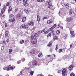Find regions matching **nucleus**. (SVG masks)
I'll return each instance as SVG.
<instances>
[{"label": "nucleus", "instance_id": "a18cd8bd", "mask_svg": "<svg viewBox=\"0 0 76 76\" xmlns=\"http://www.w3.org/2000/svg\"><path fill=\"white\" fill-rule=\"evenodd\" d=\"M43 19H47V17H45L44 18H43Z\"/></svg>", "mask_w": 76, "mask_h": 76}, {"label": "nucleus", "instance_id": "4468645a", "mask_svg": "<svg viewBox=\"0 0 76 76\" xmlns=\"http://www.w3.org/2000/svg\"><path fill=\"white\" fill-rule=\"evenodd\" d=\"M8 34H9V32L8 31H5V37H9Z\"/></svg>", "mask_w": 76, "mask_h": 76}, {"label": "nucleus", "instance_id": "3c124183", "mask_svg": "<svg viewBox=\"0 0 76 76\" xmlns=\"http://www.w3.org/2000/svg\"><path fill=\"white\" fill-rule=\"evenodd\" d=\"M37 76H44L42 75H40L39 74L38 75H37Z\"/></svg>", "mask_w": 76, "mask_h": 76}, {"label": "nucleus", "instance_id": "680f3d73", "mask_svg": "<svg viewBox=\"0 0 76 76\" xmlns=\"http://www.w3.org/2000/svg\"><path fill=\"white\" fill-rule=\"evenodd\" d=\"M1 61V59L0 58V62Z\"/></svg>", "mask_w": 76, "mask_h": 76}, {"label": "nucleus", "instance_id": "aec40b11", "mask_svg": "<svg viewBox=\"0 0 76 76\" xmlns=\"http://www.w3.org/2000/svg\"><path fill=\"white\" fill-rule=\"evenodd\" d=\"M28 25L29 26H34V23H33L32 22H31L28 23Z\"/></svg>", "mask_w": 76, "mask_h": 76}, {"label": "nucleus", "instance_id": "1a4fd4ad", "mask_svg": "<svg viewBox=\"0 0 76 76\" xmlns=\"http://www.w3.org/2000/svg\"><path fill=\"white\" fill-rule=\"evenodd\" d=\"M62 6L64 7H66L68 9H69V4H67L66 5H65L64 4V5H62Z\"/></svg>", "mask_w": 76, "mask_h": 76}, {"label": "nucleus", "instance_id": "49530a36", "mask_svg": "<svg viewBox=\"0 0 76 76\" xmlns=\"http://www.w3.org/2000/svg\"><path fill=\"white\" fill-rule=\"evenodd\" d=\"M66 56H64L63 57V59H64V60H65V59H66Z\"/></svg>", "mask_w": 76, "mask_h": 76}, {"label": "nucleus", "instance_id": "bf43d9fd", "mask_svg": "<svg viewBox=\"0 0 76 76\" xmlns=\"http://www.w3.org/2000/svg\"><path fill=\"white\" fill-rule=\"evenodd\" d=\"M70 48H71V47H72V45H70Z\"/></svg>", "mask_w": 76, "mask_h": 76}, {"label": "nucleus", "instance_id": "2f4dec72", "mask_svg": "<svg viewBox=\"0 0 76 76\" xmlns=\"http://www.w3.org/2000/svg\"><path fill=\"white\" fill-rule=\"evenodd\" d=\"M15 68V66H11L10 67V68L11 70H13Z\"/></svg>", "mask_w": 76, "mask_h": 76}, {"label": "nucleus", "instance_id": "c756f323", "mask_svg": "<svg viewBox=\"0 0 76 76\" xmlns=\"http://www.w3.org/2000/svg\"><path fill=\"white\" fill-rule=\"evenodd\" d=\"M59 34H60V31L57 30L56 32V35H59Z\"/></svg>", "mask_w": 76, "mask_h": 76}, {"label": "nucleus", "instance_id": "9d476101", "mask_svg": "<svg viewBox=\"0 0 76 76\" xmlns=\"http://www.w3.org/2000/svg\"><path fill=\"white\" fill-rule=\"evenodd\" d=\"M70 34L72 37H75V33L74 31H71Z\"/></svg>", "mask_w": 76, "mask_h": 76}, {"label": "nucleus", "instance_id": "c85d7f7f", "mask_svg": "<svg viewBox=\"0 0 76 76\" xmlns=\"http://www.w3.org/2000/svg\"><path fill=\"white\" fill-rule=\"evenodd\" d=\"M53 36V39H58V37H57L56 36H54V35Z\"/></svg>", "mask_w": 76, "mask_h": 76}, {"label": "nucleus", "instance_id": "603ef678", "mask_svg": "<svg viewBox=\"0 0 76 76\" xmlns=\"http://www.w3.org/2000/svg\"><path fill=\"white\" fill-rule=\"evenodd\" d=\"M59 27H60V25L58 24L57 26V28H58Z\"/></svg>", "mask_w": 76, "mask_h": 76}, {"label": "nucleus", "instance_id": "8fccbe9b", "mask_svg": "<svg viewBox=\"0 0 76 76\" xmlns=\"http://www.w3.org/2000/svg\"><path fill=\"white\" fill-rule=\"evenodd\" d=\"M6 42H9V39H8L7 40Z\"/></svg>", "mask_w": 76, "mask_h": 76}, {"label": "nucleus", "instance_id": "6e6552de", "mask_svg": "<svg viewBox=\"0 0 76 76\" xmlns=\"http://www.w3.org/2000/svg\"><path fill=\"white\" fill-rule=\"evenodd\" d=\"M21 26L23 28H24V29H26V28H28V26L27 25H26L25 24H23L21 25Z\"/></svg>", "mask_w": 76, "mask_h": 76}, {"label": "nucleus", "instance_id": "c9c22d12", "mask_svg": "<svg viewBox=\"0 0 76 76\" xmlns=\"http://www.w3.org/2000/svg\"><path fill=\"white\" fill-rule=\"evenodd\" d=\"M17 16L18 18H20V17L21 16V15H20V14H18L17 15Z\"/></svg>", "mask_w": 76, "mask_h": 76}, {"label": "nucleus", "instance_id": "cd10ccee", "mask_svg": "<svg viewBox=\"0 0 76 76\" xmlns=\"http://www.w3.org/2000/svg\"><path fill=\"white\" fill-rule=\"evenodd\" d=\"M10 67L9 66H8L6 67V70L7 71H9V70H10Z\"/></svg>", "mask_w": 76, "mask_h": 76}, {"label": "nucleus", "instance_id": "2eb2a0df", "mask_svg": "<svg viewBox=\"0 0 76 76\" xmlns=\"http://www.w3.org/2000/svg\"><path fill=\"white\" fill-rule=\"evenodd\" d=\"M37 63H38V62L37 61H34L33 62V65H37Z\"/></svg>", "mask_w": 76, "mask_h": 76}, {"label": "nucleus", "instance_id": "5701e85b", "mask_svg": "<svg viewBox=\"0 0 76 76\" xmlns=\"http://www.w3.org/2000/svg\"><path fill=\"white\" fill-rule=\"evenodd\" d=\"M52 45V42H50L49 43L48 45V47H51V45Z\"/></svg>", "mask_w": 76, "mask_h": 76}, {"label": "nucleus", "instance_id": "052dcab7", "mask_svg": "<svg viewBox=\"0 0 76 76\" xmlns=\"http://www.w3.org/2000/svg\"><path fill=\"white\" fill-rule=\"evenodd\" d=\"M10 61H12V60L10 58Z\"/></svg>", "mask_w": 76, "mask_h": 76}, {"label": "nucleus", "instance_id": "f704fd0d", "mask_svg": "<svg viewBox=\"0 0 76 76\" xmlns=\"http://www.w3.org/2000/svg\"><path fill=\"white\" fill-rule=\"evenodd\" d=\"M30 74L31 75H33V74H34V71H31Z\"/></svg>", "mask_w": 76, "mask_h": 76}, {"label": "nucleus", "instance_id": "dca6fc26", "mask_svg": "<svg viewBox=\"0 0 76 76\" xmlns=\"http://www.w3.org/2000/svg\"><path fill=\"white\" fill-rule=\"evenodd\" d=\"M4 11H5V10L4 8H3L1 10V15H3V13L4 12Z\"/></svg>", "mask_w": 76, "mask_h": 76}, {"label": "nucleus", "instance_id": "de8ad7c7", "mask_svg": "<svg viewBox=\"0 0 76 76\" xmlns=\"http://www.w3.org/2000/svg\"><path fill=\"white\" fill-rule=\"evenodd\" d=\"M25 58H23L22 59V61H25Z\"/></svg>", "mask_w": 76, "mask_h": 76}, {"label": "nucleus", "instance_id": "e2e57ef3", "mask_svg": "<svg viewBox=\"0 0 76 76\" xmlns=\"http://www.w3.org/2000/svg\"><path fill=\"white\" fill-rule=\"evenodd\" d=\"M15 9L17 10L18 9V8H16Z\"/></svg>", "mask_w": 76, "mask_h": 76}, {"label": "nucleus", "instance_id": "0e129e2a", "mask_svg": "<svg viewBox=\"0 0 76 76\" xmlns=\"http://www.w3.org/2000/svg\"><path fill=\"white\" fill-rule=\"evenodd\" d=\"M53 56L55 57H56V55H53Z\"/></svg>", "mask_w": 76, "mask_h": 76}, {"label": "nucleus", "instance_id": "bb28decb", "mask_svg": "<svg viewBox=\"0 0 76 76\" xmlns=\"http://www.w3.org/2000/svg\"><path fill=\"white\" fill-rule=\"evenodd\" d=\"M20 44H23L24 42L23 40H20Z\"/></svg>", "mask_w": 76, "mask_h": 76}, {"label": "nucleus", "instance_id": "f03ea898", "mask_svg": "<svg viewBox=\"0 0 76 76\" xmlns=\"http://www.w3.org/2000/svg\"><path fill=\"white\" fill-rule=\"evenodd\" d=\"M10 18H12V19H10L9 20V22H11L13 24L15 23V17L13 14H10Z\"/></svg>", "mask_w": 76, "mask_h": 76}, {"label": "nucleus", "instance_id": "423d86ee", "mask_svg": "<svg viewBox=\"0 0 76 76\" xmlns=\"http://www.w3.org/2000/svg\"><path fill=\"white\" fill-rule=\"evenodd\" d=\"M73 20V18L72 17L68 18H66V22H71V20Z\"/></svg>", "mask_w": 76, "mask_h": 76}, {"label": "nucleus", "instance_id": "09e8293b", "mask_svg": "<svg viewBox=\"0 0 76 76\" xmlns=\"http://www.w3.org/2000/svg\"><path fill=\"white\" fill-rule=\"evenodd\" d=\"M67 37L66 35H65L64 36V39H66V38H67Z\"/></svg>", "mask_w": 76, "mask_h": 76}, {"label": "nucleus", "instance_id": "774afa93", "mask_svg": "<svg viewBox=\"0 0 76 76\" xmlns=\"http://www.w3.org/2000/svg\"><path fill=\"white\" fill-rule=\"evenodd\" d=\"M9 66H10V65H9Z\"/></svg>", "mask_w": 76, "mask_h": 76}, {"label": "nucleus", "instance_id": "393cba45", "mask_svg": "<svg viewBox=\"0 0 76 76\" xmlns=\"http://www.w3.org/2000/svg\"><path fill=\"white\" fill-rule=\"evenodd\" d=\"M37 20L38 22L40 20V17H39V15H37Z\"/></svg>", "mask_w": 76, "mask_h": 76}, {"label": "nucleus", "instance_id": "72a5a7b5", "mask_svg": "<svg viewBox=\"0 0 76 76\" xmlns=\"http://www.w3.org/2000/svg\"><path fill=\"white\" fill-rule=\"evenodd\" d=\"M42 53L41 52L39 53L38 55V56L39 57H40L41 56H42Z\"/></svg>", "mask_w": 76, "mask_h": 76}, {"label": "nucleus", "instance_id": "c03bdc74", "mask_svg": "<svg viewBox=\"0 0 76 76\" xmlns=\"http://www.w3.org/2000/svg\"><path fill=\"white\" fill-rule=\"evenodd\" d=\"M3 9H4V10L6 9V7L5 5H4L3 7Z\"/></svg>", "mask_w": 76, "mask_h": 76}, {"label": "nucleus", "instance_id": "58836bf2", "mask_svg": "<svg viewBox=\"0 0 76 76\" xmlns=\"http://www.w3.org/2000/svg\"><path fill=\"white\" fill-rule=\"evenodd\" d=\"M70 76H75V74L73 73H72L70 74Z\"/></svg>", "mask_w": 76, "mask_h": 76}, {"label": "nucleus", "instance_id": "6ab92c4d", "mask_svg": "<svg viewBox=\"0 0 76 76\" xmlns=\"http://www.w3.org/2000/svg\"><path fill=\"white\" fill-rule=\"evenodd\" d=\"M53 22V20H48L47 21V23H48L50 24V23H51Z\"/></svg>", "mask_w": 76, "mask_h": 76}, {"label": "nucleus", "instance_id": "69168bd1", "mask_svg": "<svg viewBox=\"0 0 76 76\" xmlns=\"http://www.w3.org/2000/svg\"><path fill=\"white\" fill-rule=\"evenodd\" d=\"M19 1H22V0H19Z\"/></svg>", "mask_w": 76, "mask_h": 76}, {"label": "nucleus", "instance_id": "5fc2aeb1", "mask_svg": "<svg viewBox=\"0 0 76 76\" xmlns=\"http://www.w3.org/2000/svg\"><path fill=\"white\" fill-rule=\"evenodd\" d=\"M3 69L4 70H6V67H4V68H3Z\"/></svg>", "mask_w": 76, "mask_h": 76}, {"label": "nucleus", "instance_id": "20e7f679", "mask_svg": "<svg viewBox=\"0 0 76 76\" xmlns=\"http://www.w3.org/2000/svg\"><path fill=\"white\" fill-rule=\"evenodd\" d=\"M35 50H32L30 52V54H31V56H32L33 58H35V56H34H34H35Z\"/></svg>", "mask_w": 76, "mask_h": 76}, {"label": "nucleus", "instance_id": "f3484780", "mask_svg": "<svg viewBox=\"0 0 76 76\" xmlns=\"http://www.w3.org/2000/svg\"><path fill=\"white\" fill-rule=\"evenodd\" d=\"M45 29H44L42 30V31H39L38 32V34H41L42 33H44V31Z\"/></svg>", "mask_w": 76, "mask_h": 76}, {"label": "nucleus", "instance_id": "9b49d317", "mask_svg": "<svg viewBox=\"0 0 76 76\" xmlns=\"http://www.w3.org/2000/svg\"><path fill=\"white\" fill-rule=\"evenodd\" d=\"M52 32L51 33L50 32L48 34V36L49 37H50L51 35V34H52L53 36H54V35H55V33H54V31L53 30H52V31H51Z\"/></svg>", "mask_w": 76, "mask_h": 76}, {"label": "nucleus", "instance_id": "37998d69", "mask_svg": "<svg viewBox=\"0 0 76 76\" xmlns=\"http://www.w3.org/2000/svg\"><path fill=\"white\" fill-rule=\"evenodd\" d=\"M9 2H7L6 5V6H9Z\"/></svg>", "mask_w": 76, "mask_h": 76}, {"label": "nucleus", "instance_id": "39448f33", "mask_svg": "<svg viewBox=\"0 0 76 76\" xmlns=\"http://www.w3.org/2000/svg\"><path fill=\"white\" fill-rule=\"evenodd\" d=\"M28 1V0H23V3L24 5L26 7V6H28L29 5V4L27 3V2Z\"/></svg>", "mask_w": 76, "mask_h": 76}, {"label": "nucleus", "instance_id": "473e14b6", "mask_svg": "<svg viewBox=\"0 0 76 76\" xmlns=\"http://www.w3.org/2000/svg\"><path fill=\"white\" fill-rule=\"evenodd\" d=\"M58 45H56V48H55V50L57 52V49L58 48Z\"/></svg>", "mask_w": 76, "mask_h": 76}, {"label": "nucleus", "instance_id": "412c9836", "mask_svg": "<svg viewBox=\"0 0 76 76\" xmlns=\"http://www.w3.org/2000/svg\"><path fill=\"white\" fill-rule=\"evenodd\" d=\"M26 17H23L22 18V21L23 22H25V21L26 20Z\"/></svg>", "mask_w": 76, "mask_h": 76}, {"label": "nucleus", "instance_id": "ea45409f", "mask_svg": "<svg viewBox=\"0 0 76 76\" xmlns=\"http://www.w3.org/2000/svg\"><path fill=\"white\" fill-rule=\"evenodd\" d=\"M3 42L4 43V45L6 44V42L4 40L3 41Z\"/></svg>", "mask_w": 76, "mask_h": 76}, {"label": "nucleus", "instance_id": "338daca9", "mask_svg": "<svg viewBox=\"0 0 76 76\" xmlns=\"http://www.w3.org/2000/svg\"><path fill=\"white\" fill-rule=\"evenodd\" d=\"M30 64V63H29V64H28V65H29V64Z\"/></svg>", "mask_w": 76, "mask_h": 76}, {"label": "nucleus", "instance_id": "ddd939ff", "mask_svg": "<svg viewBox=\"0 0 76 76\" xmlns=\"http://www.w3.org/2000/svg\"><path fill=\"white\" fill-rule=\"evenodd\" d=\"M69 70H72L73 69V65H70L69 67Z\"/></svg>", "mask_w": 76, "mask_h": 76}, {"label": "nucleus", "instance_id": "a19ab883", "mask_svg": "<svg viewBox=\"0 0 76 76\" xmlns=\"http://www.w3.org/2000/svg\"><path fill=\"white\" fill-rule=\"evenodd\" d=\"M63 51V50H62V49H61L59 50L58 52L60 53H61V51Z\"/></svg>", "mask_w": 76, "mask_h": 76}, {"label": "nucleus", "instance_id": "a878e982", "mask_svg": "<svg viewBox=\"0 0 76 76\" xmlns=\"http://www.w3.org/2000/svg\"><path fill=\"white\" fill-rule=\"evenodd\" d=\"M12 11V7L10 6L9 7L8 12H10Z\"/></svg>", "mask_w": 76, "mask_h": 76}, {"label": "nucleus", "instance_id": "a211bd4d", "mask_svg": "<svg viewBox=\"0 0 76 76\" xmlns=\"http://www.w3.org/2000/svg\"><path fill=\"white\" fill-rule=\"evenodd\" d=\"M72 12L73 11H72V9H70L69 11V15H71L72 14Z\"/></svg>", "mask_w": 76, "mask_h": 76}, {"label": "nucleus", "instance_id": "13d9d810", "mask_svg": "<svg viewBox=\"0 0 76 76\" xmlns=\"http://www.w3.org/2000/svg\"><path fill=\"white\" fill-rule=\"evenodd\" d=\"M50 56H51V55H49L47 56L48 57H50Z\"/></svg>", "mask_w": 76, "mask_h": 76}, {"label": "nucleus", "instance_id": "6e6d98bb", "mask_svg": "<svg viewBox=\"0 0 76 76\" xmlns=\"http://www.w3.org/2000/svg\"><path fill=\"white\" fill-rule=\"evenodd\" d=\"M17 12V10L16 9H15V11H14V12Z\"/></svg>", "mask_w": 76, "mask_h": 76}, {"label": "nucleus", "instance_id": "0eeeda50", "mask_svg": "<svg viewBox=\"0 0 76 76\" xmlns=\"http://www.w3.org/2000/svg\"><path fill=\"white\" fill-rule=\"evenodd\" d=\"M50 2H48V7L49 8V9H51L52 10H54V9H53V5H52V4H50Z\"/></svg>", "mask_w": 76, "mask_h": 76}, {"label": "nucleus", "instance_id": "f257e3e1", "mask_svg": "<svg viewBox=\"0 0 76 76\" xmlns=\"http://www.w3.org/2000/svg\"><path fill=\"white\" fill-rule=\"evenodd\" d=\"M38 37H39V35L37 33L34 34V36H31V40L32 44H35L37 43V39L36 38Z\"/></svg>", "mask_w": 76, "mask_h": 76}, {"label": "nucleus", "instance_id": "79ce46f5", "mask_svg": "<svg viewBox=\"0 0 76 76\" xmlns=\"http://www.w3.org/2000/svg\"><path fill=\"white\" fill-rule=\"evenodd\" d=\"M37 1L38 2H42V0H37Z\"/></svg>", "mask_w": 76, "mask_h": 76}, {"label": "nucleus", "instance_id": "4c0bfd02", "mask_svg": "<svg viewBox=\"0 0 76 76\" xmlns=\"http://www.w3.org/2000/svg\"><path fill=\"white\" fill-rule=\"evenodd\" d=\"M61 72V70H59L58 71V73H60Z\"/></svg>", "mask_w": 76, "mask_h": 76}, {"label": "nucleus", "instance_id": "e433bc0d", "mask_svg": "<svg viewBox=\"0 0 76 76\" xmlns=\"http://www.w3.org/2000/svg\"><path fill=\"white\" fill-rule=\"evenodd\" d=\"M21 62V61L19 60L17 61V64H20V63Z\"/></svg>", "mask_w": 76, "mask_h": 76}, {"label": "nucleus", "instance_id": "7c9ffc66", "mask_svg": "<svg viewBox=\"0 0 76 76\" xmlns=\"http://www.w3.org/2000/svg\"><path fill=\"white\" fill-rule=\"evenodd\" d=\"M44 34H47V33H48V30H47V31H45L44 30Z\"/></svg>", "mask_w": 76, "mask_h": 76}, {"label": "nucleus", "instance_id": "864d4df0", "mask_svg": "<svg viewBox=\"0 0 76 76\" xmlns=\"http://www.w3.org/2000/svg\"><path fill=\"white\" fill-rule=\"evenodd\" d=\"M5 27H7V24L6 23H5Z\"/></svg>", "mask_w": 76, "mask_h": 76}, {"label": "nucleus", "instance_id": "4be33fe9", "mask_svg": "<svg viewBox=\"0 0 76 76\" xmlns=\"http://www.w3.org/2000/svg\"><path fill=\"white\" fill-rule=\"evenodd\" d=\"M13 50L12 49H9V53L10 54H11L12 53V51Z\"/></svg>", "mask_w": 76, "mask_h": 76}, {"label": "nucleus", "instance_id": "f8f14e48", "mask_svg": "<svg viewBox=\"0 0 76 76\" xmlns=\"http://www.w3.org/2000/svg\"><path fill=\"white\" fill-rule=\"evenodd\" d=\"M57 25L56 24H55L50 29V31H52L53 29H54L56 27Z\"/></svg>", "mask_w": 76, "mask_h": 76}, {"label": "nucleus", "instance_id": "7ed1b4c3", "mask_svg": "<svg viewBox=\"0 0 76 76\" xmlns=\"http://www.w3.org/2000/svg\"><path fill=\"white\" fill-rule=\"evenodd\" d=\"M62 74L63 76H67V70L65 68L62 71Z\"/></svg>", "mask_w": 76, "mask_h": 76}, {"label": "nucleus", "instance_id": "4d7b16f0", "mask_svg": "<svg viewBox=\"0 0 76 76\" xmlns=\"http://www.w3.org/2000/svg\"><path fill=\"white\" fill-rule=\"evenodd\" d=\"M60 28H61V29H63V27H60Z\"/></svg>", "mask_w": 76, "mask_h": 76}, {"label": "nucleus", "instance_id": "b1692460", "mask_svg": "<svg viewBox=\"0 0 76 76\" xmlns=\"http://www.w3.org/2000/svg\"><path fill=\"white\" fill-rule=\"evenodd\" d=\"M24 11L26 13H27V14H28L29 13V10H28V9H26L24 10Z\"/></svg>", "mask_w": 76, "mask_h": 76}]
</instances>
